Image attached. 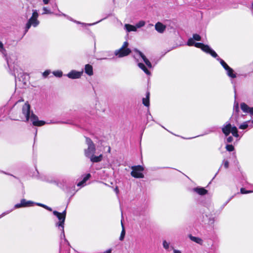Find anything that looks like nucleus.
<instances>
[{
    "label": "nucleus",
    "mask_w": 253,
    "mask_h": 253,
    "mask_svg": "<svg viewBox=\"0 0 253 253\" xmlns=\"http://www.w3.org/2000/svg\"><path fill=\"white\" fill-rule=\"evenodd\" d=\"M189 237L191 240H192V241L196 242V243H198L201 245H202L203 243V240L200 238L193 236L191 234L189 235Z\"/></svg>",
    "instance_id": "a211bd4d"
},
{
    "label": "nucleus",
    "mask_w": 253,
    "mask_h": 253,
    "mask_svg": "<svg viewBox=\"0 0 253 253\" xmlns=\"http://www.w3.org/2000/svg\"><path fill=\"white\" fill-rule=\"evenodd\" d=\"M145 25V22L143 21H139V23H138L136 24V26L138 28H140L141 27Z\"/></svg>",
    "instance_id": "58836bf2"
},
{
    "label": "nucleus",
    "mask_w": 253,
    "mask_h": 253,
    "mask_svg": "<svg viewBox=\"0 0 253 253\" xmlns=\"http://www.w3.org/2000/svg\"><path fill=\"white\" fill-rule=\"evenodd\" d=\"M43 10L45 11V13H47V10L45 7L43 8Z\"/></svg>",
    "instance_id": "864d4df0"
},
{
    "label": "nucleus",
    "mask_w": 253,
    "mask_h": 253,
    "mask_svg": "<svg viewBox=\"0 0 253 253\" xmlns=\"http://www.w3.org/2000/svg\"><path fill=\"white\" fill-rule=\"evenodd\" d=\"M83 72H78L72 70L67 74V77L72 79H79L81 78Z\"/></svg>",
    "instance_id": "6e6552de"
},
{
    "label": "nucleus",
    "mask_w": 253,
    "mask_h": 253,
    "mask_svg": "<svg viewBox=\"0 0 253 253\" xmlns=\"http://www.w3.org/2000/svg\"><path fill=\"white\" fill-rule=\"evenodd\" d=\"M34 203L32 201H27L25 199L21 200L20 203L17 204L15 205V208H20L22 207H31L33 205Z\"/></svg>",
    "instance_id": "0eeeda50"
},
{
    "label": "nucleus",
    "mask_w": 253,
    "mask_h": 253,
    "mask_svg": "<svg viewBox=\"0 0 253 253\" xmlns=\"http://www.w3.org/2000/svg\"><path fill=\"white\" fill-rule=\"evenodd\" d=\"M248 113H250L251 115H253V107L250 108L248 110Z\"/></svg>",
    "instance_id": "49530a36"
},
{
    "label": "nucleus",
    "mask_w": 253,
    "mask_h": 253,
    "mask_svg": "<svg viewBox=\"0 0 253 253\" xmlns=\"http://www.w3.org/2000/svg\"><path fill=\"white\" fill-rule=\"evenodd\" d=\"M111 249H109L107 251H106L104 253H111Z\"/></svg>",
    "instance_id": "3c124183"
},
{
    "label": "nucleus",
    "mask_w": 253,
    "mask_h": 253,
    "mask_svg": "<svg viewBox=\"0 0 253 253\" xmlns=\"http://www.w3.org/2000/svg\"><path fill=\"white\" fill-rule=\"evenodd\" d=\"M225 148L227 150V151H228L229 152H232L234 150V147L231 144V145L230 144L227 145L225 147Z\"/></svg>",
    "instance_id": "c85d7f7f"
},
{
    "label": "nucleus",
    "mask_w": 253,
    "mask_h": 253,
    "mask_svg": "<svg viewBox=\"0 0 253 253\" xmlns=\"http://www.w3.org/2000/svg\"><path fill=\"white\" fill-rule=\"evenodd\" d=\"M49 74L50 71L48 70H46L43 73L42 75L44 77L46 78Z\"/></svg>",
    "instance_id": "79ce46f5"
},
{
    "label": "nucleus",
    "mask_w": 253,
    "mask_h": 253,
    "mask_svg": "<svg viewBox=\"0 0 253 253\" xmlns=\"http://www.w3.org/2000/svg\"><path fill=\"white\" fill-rule=\"evenodd\" d=\"M224 167L225 169H227L229 167V162L228 161H226L224 162Z\"/></svg>",
    "instance_id": "c03bdc74"
},
{
    "label": "nucleus",
    "mask_w": 253,
    "mask_h": 253,
    "mask_svg": "<svg viewBox=\"0 0 253 253\" xmlns=\"http://www.w3.org/2000/svg\"><path fill=\"white\" fill-rule=\"evenodd\" d=\"M84 72L88 76L93 74L92 66L90 64H86L84 67Z\"/></svg>",
    "instance_id": "dca6fc26"
},
{
    "label": "nucleus",
    "mask_w": 253,
    "mask_h": 253,
    "mask_svg": "<svg viewBox=\"0 0 253 253\" xmlns=\"http://www.w3.org/2000/svg\"><path fill=\"white\" fill-rule=\"evenodd\" d=\"M139 55L142 58L146 65L150 68H152V64L150 61L146 58L144 54L140 51H137Z\"/></svg>",
    "instance_id": "f8f14e48"
},
{
    "label": "nucleus",
    "mask_w": 253,
    "mask_h": 253,
    "mask_svg": "<svg viewBox=\"0 0 253 253\" xmlns=\"http://www.w3.org/2000/svg\"><path fill=\"white\" fill-rule=\"evenodd\" d=\"M50 0H43L44 4H47L49 3Z\"/></svg>",
    "instance_id": "09e8293b"
},
{
    "label": "nucleus",
    "mask_w": 253,
    "mask_h": 253,
    "mask_svg": "<svg viewBox=\"0 0 253 253\" xmlns=\"http://www.w3.org/2000/svg\"><path fill=\"white\" fill-rule=\"evenodd\" d=\"M121 224H122V230L121 231V233L119 239L120 241H123L124 239L125 235H126V231H125V227L122 222L121 223Z\"/></svg>",
    "instance_id": "393cba45"
},
{
    "label": "nucleus",
    "mask_w": 253,
    "mask_h": 253,
    "mask_svg": "<svg viewBox=\"0 0 253 253\" xmlns=\"http://www.w3.org/2000/svg\"><path fill=\"white\" fill-rule=\"evenodd\" d=\"M194 191L200 195H205L208 193V190L203 187H196L194 188Z\"/></svg>",
    "instance_id": "4468645a"
},
{
    "label": "nucleus",
    "mask_w": 253,
    "mask_h": 253,
    "mask_svg": "<svg viewBox=\"0 0 253 253\" xmlns=\"http://www.w3.org/2000/svg\"><path fill=\"white\" fill-rule=\"evenodd\" d=\"M53 213L54 215L56 216L59 220L58 222L56 223V226L61 227L62 230L64 233V225L66 216V211L64 210L62 212H59L56 211H54Z\"/></svg>",
    "instance_id": "20e7f679"
},
{
    "label": "nucleus",
    "mask_w": 253,
    "mask_h": 253,
    "mask_svg": "<svg viewBox=\"0 0 253 253\" xmlns=\"http://www.w3.org/2000/svg\"><path fill=\"white\" fill-rule=\"evenodd\" d=\"M89 158H90L91 162H92V163L100 162L102 160L103 155L100 154V155H99L98 156H94V155L93 154V155L90 156L89 157Z\"/></svg>",
    "instance_id": "2eb2a0df"
},
{
    "label": "nucleus",
    "mask_w": 253,
    "mask_h": 253,
    "mask_svg": "<svg viewBox=\"0 0 253 253\" xmlns=\"http://www.w3.org/2000/svg\"><path fill=\"white\" fill-rule=\"evenodd\" d=\"M128 46V42H125L123 43V44L122 46L121 47V48H128L127 47Z\"/></svg>",
    "instance_id": "a19ab883"
},
{
    "label": "nucleus",
    "mask_w": 253,
    "mask_h": 253,
    "mask_svg": "<svg viewBox=\"0 0 253 253\" xmlns=\"http://www.w3.org/2000/svg\"><path fill=\"white\" fill-rule=\"evenodd\" d=\"M31 106L27 101L22 106V113L25 115L26 121L28 122L30 119L32 124L34 126H41L45 124V122L43 121H39L38 117L33 112L30 116Z\"/></svg>",
    "instance_id": "f257e3e1"
},
{
    "label": "nucleus",
    "mask_w": 253,
    "mask_h": 253,
    "mask_svg": "<svg viewBox=\"0 0 253 253\" xmlns=\"http://www.w3.org/2000/svg\"><path fill=\"white\" fill-rule=\"evenodd\" d=\"M166 28V26L160 22H157L155 25L156 30L160 33H163Z\"/></svg>",
    "instance_id": "1a4fd4ad"
},
{
    "label": "nucleus",
    "mask_w": 253,
    "mask_h": 253,
    "mask_svg": "<svg viewBox=\"0 0 253 253\" xmlns=\"http://www.w3.org/2000/svg\"><path fill=\"white\" fill-rule=\"evenodd\" d=\"M217 60L219 61L220 63L225 70H227V69H229V66L223 59L220 58H218Z\"/></svg>",
    "instance_id": "4be33fe9"
},
{
    "label": "nucleus",
    "mask_w": 253,
    "mask_h": 253,
    "mask_svg": "<svg viewBox=\"0 0 253 253\" xmlns=\"http://www.w3.org/2000/svg\"><path fill=\"white\" fill-rule=\"evenodd\" d=\"M194 40L197 41H200L201 40V37L197 34H194L193 35V38Z\"/></svg>",
    "instance_id": "2f4dec72"
},
{
    "label": "nucleus",
    "mask_w": 253,
    "mask_h": 253,
    "mask_svg": "<svg viewBox=\"0 0 253 253\" xmlns=\"http://www.w3.org/2000/svg\"><path fill=\"white\" fill-rule=\"evenodd\" d=\"M195 43L196 42H194V40L193 38H190L187 41V44L190 46H194Z\"/></svg>",
    "instance_id": "cd10ccee"
},
{
    "label": "nucleus",
    "mask_w": 253,
    "mask_h": 253,
    "mask_svg": "<svg viewBox=\"0 0 253 253\" xmlns=\"http://www.w3.org/2000/svg\"><path fill=\"white\" fill-rule=\"evenodd\" d=\"M37 205L40 207H42L44 208L45 209H46L49 211H52V209L51 208L45 205L41 204V203H38Z\"/></svg>",
    "instance_id": "7c9ffc66"
},
{
    "label": "nucleus",
    "mask_w": 253,
    "mask_h": 253,
    "mask_svg": "<svg viewBox=\"0 0 253 253\" xmlns=\"http://www.w3.org/2000/svg\"><path fill=\"white\" fill-rule=\"evenodd\" d=\"M108 151H109V152L110 151V148H109V149H108Z\"/></svg>",
    "instance_id": "5fc2aeb1"
},
{
    "label": "nucleus",
    "mask_w": 253,
    "mask_h": 253,
    "mask_svg": "<svg viewBox=\"0 0 253 253\" xmlns=\"http://www.w3.org/2000/svg\"><path fill=\"white\" fill-rule=\"evenodd\" d=\"M241 108L242 110L245 113H248V110L250 109V107L246 104L245 103H241Z\"/></svg>",
    "instance_id": "5701e85b"
},
{
    "label": "nucleus",
    "mask_w": 253,
    "mask_h": 253,
    "mask_svg": "<svg viewBox=\"0 0 253 253\" xmlns=\"http://www.w3.org/2000/svg\"><path fill=\"white\" fill-rule=\"evenodd\" d=\"M139 55L142 58L146 65L150 68H152V64L150 61L146 58L144 54L140 51H137Z\"/></svg>",
    "instance_id": "9b49d317"
},
{
    "label": "nucleus",
    "mask_w": 253,
    "mask_h": 253,
    "mask_svg": "<svg viewBox=\"0 0 253 253\" xmlns=\"http://www.w3.org/2000/svg\"><path fill=\"white\" fill-rule=\"evenodd\" d=\"M222 131L225 136H228L231 133L234 137H238L239 134L237 128L235 126H232L229 123L222 128Z\"/></svg>",
    "instance_id": "7ed1b4c3"
},
{
    "label": "nucleus",
    "mask_w": 253,
    "mask_h": 253,
    "mask_svg": "<svg viewBox=\"0 0 253 253\" xmlns=\"http://www.w3.org/2000/svg\"><path fill=\"white\" fill-rule=\"evenodd\" d=\"M131 52V50L130 48H120L119 49L116 50L115 51V55L119 57H123L127 56Z\"/></svg>",
    "instance_id": "423d86ee"
},
{
    "label": "nucleus",
    "mask_w": 253,
    "mask_h": 253,
    "mask_svg": "<svg viewBox=\"0 0 253 253\" xmlns=\"http://www.w3.org/2000/svg\"><path fill=\"white\" fill-rule=\"evenodd\" d=\"M138 67L142 69L145 73H146L147 75H150L151 73L149 71V70L146 68V67L145 66V65L142 63H139L138 64Z\"/></svg>",
    "instance_id": "6ab92c4d"
},
{
    "label": "nucleus",
    "mask_w": 253,
    "mask_h": 253,
    "mask_svg": "<svg viewBox=\"0 0 253 253\" xmlns=\"http://www.w3.org/2000/svg\"><path fill=\"white\" fill-rule=\"evenodd\" d=\"M248 127V125L247 124H243L239 126V128L242 129H246Z\"/></svg>",
    "instance_id": "4c0bfd02"
},
{
    "label": "nucleus",
    "mask_w": 253,
    "mask_h": 253,
    "mask_svg": "<svg viewBox=\"0 0 253 253\" xmlns=\"http://www.w3.org/2000/svg\"><path fill=\"white\" fill-rule=\"evenodd\" d=\"M31 25H32V24L30 23V22L28 21L25 27V33H27L28 32V30L31 27Z\"/></svg>",
    "instance_id": "f704fd0d"
},
{
    "label": "nucleus",
    "mask_w": 253,
    "mask_h": 253,
    "mask_svg": "<svg viewBox=\"0 0 253 253\" xmlns=\"http://www.w3.org/2000/svg\"><path fill=\"white\" fill-rule=\"evenodd\" d=\"M38 13L36 11H35L33 12L32 17L36 18L37 19L38 17Z\"/></svg>",
    "instance_id": "ea45409f"
},
{
    "label": "nucleus",
    "mask_w": 253,
    "mask_h": 253,
    "mask_svg": "<svg viewBox=\"0 0 253 253\" xmlns=\"http://www.w3.org/2000/svg\"><path fill=\"white\" fill-rule=\"evenodd\" d=\"M233 140V138L232 136H229L227 138V142L228 143H230V142H232Z\"/></svg>",
    "instance_id": "37998d69"
},
{
    "label": "nucleus",
    "mask_w": 253,
    "mask_h": 253,
    "mask_svg": "<svg viewBox=\"0 0 253 253\" xmlns=\"http://www.w3.org/2000/svg\"><path fill=\"white\" fill-rule=\"evenodd\" d=\"M139 55L142 58L146 65L150 68H152V64L150 61L146 58L144 54L140 51H137Z\"/></svg>",
    "instance_id": "ddd939ff"
},
{
    "label": "nucleus",
    "mask_w": 253,
    "mask_h": 253,
    "mask_svg": "<svg viewBox=\"0 0 253 253\" xmlns=\"http://www.w3.org/2000/svg\"><path fill=\"white\" fill-rule=\"evenodd\" d=\"M163 245L165 249H168L169 248V243H168L166 241H163Z\"/></svg>",
    "instance_id": "e433bc0d"
},
{
    "label": "nucleus",
    "mask_w": 253,
    "mask_h": 253,
    "mask_svg": "<svg viewBox=\"0 0 253 253\" xmlns=\"http://www.w3.org/2000/svg\"><path fill=\"white\" fill-rule=\"evenodd\" d=\"M132 171L130 173L131 175L134 178H143L144 174L141 172L144 170V168L140 166H134L131 167Z\"/></svg>",
    "instance_id": "39448f33"
},
{
    "label": "nucleus",
    "mask_w": 253,
    "mask_h": 253,
    "mask_svg": "<svg viewBox=\"0 0 253 253\" xmlns=\"http://www.w3.org/2000/svg\"><path fill=\"white\" fill-rule=\"evenodd\" d=\"M236 108V111L238 112L239 111V106L238 104H237V105L235 106Z\"/></svg>",
    "instance_id": "603ef678"
},
{
    "label": "nucleus",
    "mask_w": 253,
    "mask_h": 253,
    "mask_svg": "<svg viewBox=\"0 0 253 253\" xmlns=\"http://www.w3.org/2000/svg\"><path fill=\"white\" fill-rule=\"evenodd\" d=\"M226 71L227 72V74L229 77L233 79L236 78V74L234 73V70L232 68L229 67V69H227Z\"/></svg>",
    "instance_id": "aec40b11"
},
{
    "label": "nucleus",
    "mask_w": 253,
    "mask_h": 253,
    "mask_svg": "<svg viewBox=\"0 0 253 253\" xmlns=\"http://www.w3.org/2000/svg\"><path fill=\"white\" fill-rule=\"evenodd\" d=\"M203 44V43L196 42L194 46L197 48H201L202 49Z\"/></svg>",
    "instance_id": "c9c22d12"
},
{
    "label": "nucleus",
    "mask_w": 253,
    "mask_h": 253,
    "mask_svg": "<svg viewBox=\"0 0 253 253\" xmlns=\"http://www.w3.org/2000/svg\"><path fill=\"white\" fill-rule=\"evenodd\" d=\"M125 27L128 32L136 31V27L130 24H126Z\"/></svg>",
    "instance_id": "b1692460"
},
{
    "label": "nucleus",
    "mask_w": 253,
    "mask_h": 253,
    "mask_svg": "<svg viewBox=\"0 0 253 253\" xmlns=\"http://www.w3.org/2000/svg\"><path fill=\"white\" fill-rule=\"evenodd\" d=\"M115 191L116 192V193L118 194L119 192V188L117 186L115 188Z\"/></svg>",
    "instance_id": "8fccbe9b"
},
{
    "label": "nucleus",
    "mask_w": 253,
    "mask_h": 253,
    "mask_svg": "<svg viewBox=\"0 0 253 253\" xmlns=\"http://www.w3.org/2000/svg\"><path fill=\"white\" fill-rule=\"evenodd\" d=\"M150 92L147 91L146 93V97L143 98L142 99L143 104L146 107H149L150 105Z\"/></svg>",
    "instance_id": "f3484780"
},
{
    "label": "nucleus",
    "mask_w": 253,
    "mask_h": 253,
    "mask_svg": "<svg viewBox=\"0 0 253 253\" xmlns=\"http://www.w3.org/2000/svg\"><path fill=\"white\" fill-rule=\"evenodd\" d=\"M209 53L214 58H216L218 56L217 53L211 49Z\"/></svg>",
    "instance_id": "72a5a7b5"
},
{
    "label": "nucleus",
    "mask_w": 253,
    "mask_h": 253,
    "mask_svg": "<svg viewBox=\"0 0 253 253\" xmlns=\"http://www.w3.org/2000/svg\"><path fill=\"white\" fill-rule=\"evenodd\" d=\"M54 75L57 77H61L62 76V72L61 71H57L53 72Z\"/></svg>",
    "instance_id": "473e14b6"
},
{
    "label": "nucleus",
    "mask_w": 253,
    "mask_h": 253,
    "mask_svg": "<svg viewBox=\"0 0 253 253\" xmlns=\"http://www.w3.org/2000/svg\"><path fill=\"white\" fill-rule=\"evenodd\" d=\"M211 49V48L208 45L205 44H203V47L202 48V50L207 53H209Z\"/></svg>",
    "instance_id": "bb28decb"
},
{
    "label": "nucleus",
    "mask_w": 253,
    "mask_h": 253,
    "mask_svg": "<svg viewBox=\"0 0 253 253\" xmlns=\"http://www.w3.org/2000/svg\"><path fill=\"white\" fill-rule=\"evenodd\" d=\"M29 22H30V23L32 24V25H33L34 27H36L37 26L39 23V21L38 20V19H36V18H33V17H31L29 20H28Z\"/></svg>",
    "instance_id": "a878e982"
},
{
    "label": "nucleus",
    "mask_w": 253,
    "mask_h": 253,
    "mask_svg": "<svg viewBox=\"0 0 253 253\" xmlns=\"http://www.w3.org/2000/svg\"><path fill=\"white\" fill-rule=\"evenodd\" d=\"M91 177V174L90 173H87L85 177H84V178H83V179L79 182L78 184H77V186H82V185H83L84 183H85V182L89 179V178Z\"/></svg>",
    "instance_id": "412c9836"
},
{
    "label": "nucleus",
    "mask_w": 253,
    "mask_h": 253,
    "mask_svg": "<svg viewBox=\"0 0 253 253\" xmlns=\"http://www.w3.org/2000/svg\"><path fill=\"white\" fill-rule=\"evenodd\" d=\"M139 55L142 58L146 65L150 68H152V64L150 61L146 58L144 54L140 51H137Z\"/></svg>",
    "instance_id": "9d476101"
},
{
    "label": "nucleus",
    "mask_w": 253,
    "mask_h": 253,
    "mask_svg": "<svg viewBox=\"0 0 253 253\" xmlns=\"http://www.w3.org/2000/svg\"><path fill=\"white\" fill-rule=\"evenodd\" d=\"M3 50H4L3 44L2 43V42H1L0 41V51Z\"/></svg>",
    "instance_id": "a18cd8bd"
},
{
    "label": "nucleus",
    "mask_w": 253,
    "mask_h": 253,
    "mask_svg": "<svg viewBox=\"0 0 253 253\" xmlns=\"http://www.w3.org/2000/svg\"><path fill=\"white\" fill-rule=\"evenodd\" d=\"M85 142L87 145V148L84 150V155L86 157L89 158L95 152V145L89 137H85Z\"/></svg>",
    "instance_id": "f03ea898"
},
{
    "label": "nucleus",
    "mask_w": 253,
    "mask_h": 253,
    "mask_svg": "<svg viewBox=\"0 0 253 253\" xmlns=\"http://www.w3.org/2000/svg\"><path fill=\"white\" fill-rule=\"evenodd\" d=\"M172 249L173 250L174 253H181V252L180 251L174 249L173 248H172Z\"/></svg>",
    "instance_id": "de8ad7c7"
},
{
    "label": "nucleus",
    "mask_w": 253,
    "mask_h": 253,
    "mask_svg": "<svg viewBox=\"0 0 253 253\" xmlns=\"http://www.w3.org/2000/svg\"><path fill=\"white\" fill-rule=\"evenodd\" d=\"M253 192V191L251 190H247L244 188H241L240 189V192L243 194L251 193Z\"/></svg>",
    "instance_id": "c756f323"
}]
</instances>
